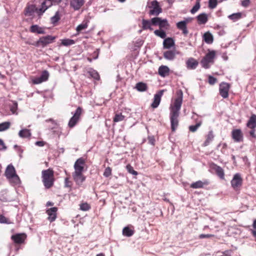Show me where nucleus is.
<instances>
[{"label":"nucleus","mask_w":256,"mask_h":256,"mask_svg":"<svg viewBox=\"0 0 256 256\" xmlns=\"http://www.w3.org/2000/svg\"><path fill=\"white\" fill-rule=\"evenodd\" d=\"M176 95V98L174 99L173 104L170 107V118L172 132H174L178 126V118L183 98V94L181 90L178 91Z\"/></svg>","instance_id":"nucleus-1"},{"label":"nucleus","mask_w":256,"mask_h":256,"mask_svg":"<svg viewBox=\"0 0 256 256\" xmlns=\"http://www.w3.org/2000/svg\"><path fill=\"white\" fill-rule=\"evenodd\" d=\"M42 181L44 187L46 188H50L53 186L55 180L53 170L50 168L44 170L42 171Z\"/></svg>","instance_id":"nucleus-2"},{"label":"nucleus","mask_w":256,"mask_h":256,"mask_svg":"<svg viewBox=\"0 0 256 256\" xmlns=\"http://www.w3.org/2000/svg\"><path fill=\"white\" fill-rule=\"evenodd\" d=\"M35 5L37 8V15L40 18L45 12L52 6L48 0H35Z\"/></svg>","instance_id":"nucleus-3"},{"label":"nucleus","mask_w":256,"mask_h":256,"mask_svg":"<svg viewBox=\"0 0 256 256\" xmlns=\"http://www.w3.org/2000/svg\"><path fill=\"white\" fill-rule=\"evenodd\" d=\"M216 56V52L212 50H208V52L202 58L200 62L202 66L204 68H208L210 67V64H214V60Z\"/></svg>","instance_id":"nucleus-4"},{"label":"nucleus","mask_w":256,"mask_h":256,"mask_svg":"<svg viewBox=\"0 0 256 256\" xmlns=\"http://www.w3.org/2000/svg\"><path fill=\"white\" fill-rule=\"evenodd\" d=\"M56 38V36L48 35L46 36L40 37L39 40L35 42L30 43L28 42H26V44H32L36 46H41L42 47H44L48 44L52 43L55 40Z\"/></svg>","instance_id":"nucleus-5"},{"label":"nucleus","mask_w":256,"mask_h":256,"mask_svg":"<svg viewBox=\"0 0 256 256\" xmlns=\"http://www.w3.org/2000/svg\"><path fill=\"white\" fill-rule=\"evenodd\" d=\"M5 176L10 181H13L15 184H18L20 182V178L16 174L14 168L12 164L8 165L5 172Z\"/></svg>","instance_id":"nucleus-6"},{"label":"nucleus","mask_w":256,"mask_h":256,"mask_svg":"<svg viewBox=\"0 0 256 256\" xmlns=\"http://www.w3.org/2000/svg\"><path fill=\"white\" fill-rule=\"evenodd\" d=\"M84 110L82 108L78 106L76 108L73 116L70 118L68 122V126L69 128H72L77 124Z\"/></svg>","instance_id":"nucleus-7"},{"label":"nucleus","mask_w":256,"mask_h":256,"mask_svg":"<svg viewBox=\"0 0 256 256\" xmlns=\"http://www.w3.org/2000/svg\"><path fill=\"white\" fill-rule=\"evenodd\" d=\"M154 26H158L159 29L164 30L169 29L170 25L166 19H162L160 17H155L153 21Z\"/></svg>","instance_id":"nucleus-8"},{"label":"nucleus","mask_w":256,"mask_h":256,"mask_svg":"<svg viewBox=\"0 0 256 256\" xmlns=\"http://www.w3.org/2000/svg\"><path fill=\"white\" fill-rule=\"evenodd\" d=\"M191 18H186L182 21L176 23V26L178 29L182 31V34L186 36L188 34V30L187 28V24L191 22Z\"/></svg>","instance_id":"nucleus-9"},{"label":"nucleus","mask_w":256,"mask_h":256,"mask_svg":"<svg viewBox=\"0 0 256 256\" xmlns=\"http://www.w3.org/2000/svg\"><path fill=\"white\" fill-rule=\"evenodd\" d=\"M155 19V17L150 20H146L143 18L142 20V25L140 26L142 29L138 30V33L140 34L142 30H150L152 31L154 30L152 26H154L153 21Z\"/></svg>","instance_id":"nucleus-10"},{"label":"nucleus","mask_w":256,"mask_h":256,"mask_svg":"<svg viewBox=\"0 0 256 256\" xmlns=\"http://www.w3.org/2000/svg\"><path fill=\"white\" fill-rule=\"evenodd\" d=\"M149 8H151L148 12L150 16H157L162 12V9L157 1H152Z\"/></svg>","instance_id":"nucleus-11"},{"label":"nucleus","mask_w":256,"mask_h":256,"mask_svg":"<svg viewBox=\"0 0 256 256\" xmlns=\"http://www.w3.org/2000/svg\"><path fill=\"white\" fill-rule=\"evenodd\" d=\"M230 87V84L225 82H222L220 84V94L224 98H226L228 97Z\"/></svg>","instance_id":"nucleus-12"},{"label":"nucleus","mask_w":256,"mask_h":256,"mask_svg":"<svg viewBox=\"0 0 256 256\" xmlns=\"http://www.w3.org/2000/svg\"><path fill=\"white\" fill-rule=\"evenodd\" d=\"M86 160L83 158H78L74 162V172H84Z\"/></svg>","instance_id":"nucleus-13"},{"label":"nucleus","mask_w":256,"mask_h":256,"mask_svg":"<svg viewBox=\"0 0 256 256\" xmlns=\"http://www.w3.org/2000/svg\"><path fill=\"white\" fill-rule=\"evenodd\" d=\"M230 183L232 186L234 188V190H237L238 188H240L242 184V178L240 174L239 173L236 174L234 176Z\"/></svg>","instance_id":"nucleus-14"},{"label":"nucleus","mask_w":256,"mask_h":256,"mask_svg":"<svg viewBox=\"0 0 256 256\" xmlns=\"http://www.w3.org/2000/svg\"><path fill=\"white\" fill-rule=\"evenodd\" d=\"M26 238L27 236L25 233H20L12 236L11 239L15 244H21L24 243Z\"/></svg>","instance_id":"nucleus-15"},{"label":"nucleus","mask_w":256,"mask_h":256,"mask_svg":"<svg viewBox=\"0 0 256 256\" xmlns=\"http://www.w3.org/2000/svg\"><path fill=\"white\" fill-rule=\"evenodd\" d=\"M165 91L164 90H160L154 95V100L151 104L152 108H156L158 107L161 101V98Z\"/></svg>","instance_id":"nucleus-16"},{"label":"nucleus","mask_w":256,"mask_h":256,"mask_svg":"<svg viewBox=\"0 0 256 256\" xmlns=\"http://www.w3.org/2000/svg\"><path fill=\"white\" fill-rule=\"evenodd\" d=\"M35 12L37 14V8L35 4H28L24 10V14L26 16H33Z\"/></svg>","instance_id":"nucleus-17"},{"label":"nucleus","mask_w":256,"mask_h":256,"mask_svg":"<svg viewBox=\"0 0 256 256\" xmlns=\"http://www.w3.org/2000/svg\"><path fill=\"white\" fill-rule=\"evenodd\" d=\"M232 137L235 142H242L244 140L243 134L240 129H234L232 132Z\"/></svg>","instance_id":"nucleus-18"},{"label":"nucleus","mask_w":256,"mask_h":256,"mask_svg":"<svg viewBox=\"0 0 256 256\" xmlns=\"http://www.w3.org/2000/svg\"><path fill=\"white\" fill-rule=\"evenodd\" d=\"M58 210V208L53 207L50 208L46 210V213L48 216V220L50 222H54L56 218Z\"/></svg>","instance_id":"nucleus-19"},{"label":"nucleus","mask_w":256,"mask_h":256,"mask_svg":"<svg viewBox=\"0 0 256 256\" xmlns=\"http://www.w3.org/2000/svg\"><path fill=\"white\" fill-rule=\"evenodd\" d=\"M72 176L74 181L76 182V184L78 186L82 185L86 178L83 172H74Z\"/></svg>","instance_id":"nucleus-20"},{"label":"nucleus","mask_w":256,"mask_h":256,"mask_svg":"<svg viewBox=\"0 0 256 256\" xmlns=\"http://www.w3.org/2000/svg\"><path fill=\"white\" fill-rule=\"evenodd\" d=\"M212 169L214 170L216 174L222 180L224 179V170L216 164H214L212 166Z\"/></svg>","instance_id":"nucleus-21"},{"label":"nucleus","mask_w":256,"mask_h":256,"mask_svg":"<svg viewBox=\"0 0 256 256\" xmlns=\"http://www.w3.org/2000/svg\"><path fill=\"white\" fill-rule=\"evenodd\" d=\"M84 0H70V6L74 10H78L84 5Z\"/></svg>","instance_id":"nucleus-22"},{"label":"nucleus","mask_w":256,"mask_h":256,"mask_svg":"<svg viewBox=\"0 0 256 256\" xmlns=\"http://www.w3.org/2000/svg\"><path fill=\"white\" fill-rule=\"evenodd\" d=\"M214 138V134L212 130H210L205 136V140L202 144V146H206L213 140Z\"/></svg>","instance_id":"nucleus-23"},{"label":"nucleus","mask_w":256,"mask_h":256,"mask_svg":"<svg viewBox=\"0 0 256 256\" xmlns=\"http://www.w3.org/2000/svg\"><path fill=\"white\" fill-rule=\"evenodd\" d=\"M209 184V182L208 180H204L203 182L198 180L190 184V188H203L204 186H207Z\"/></svg>","instance_id":"nucleus-24"},{"label":"nucleus","mask_w":256,"mask_h":256,"mask_svg":"<svg viewBox=\"0 0 256 256\" xmlns=\"http://www.w3.org/2000/svg\"><path fill=\"white\" fill-rule=\"evenodd\" d=\"M186 64L188 69L194 70L198 66V62L194 58H190L186 62Z\"/></svg>","instance_id":"nucleus-25"},{"label":"nucleus","mask_w":256,"mask_h":256,"mask_svg":"<svg viewBox=\"0 0 256 256\" xmlns=\"http://www.w3.org/2000/svg\"><path fill=\"white\" fill-rule=\"evenodd\" d=\"M158 73L162 77L164 78L169 75L170 68L166 66H161L158 68Z\"/></svg>","instance_id":"nucleus-26"},{"label":"nucleus","mask_w":256,"mask_h":256,"mask_svg":"<svg viewBox=\"0 0 256 256\" xmlns=\"http://www.w3.org/2000/svg\"><path fill=\"white\" fill-rule=\"evenodd\" d=\"M246 126L250 129H255L256 128V115L252 114L246 124Z\"/></svg>","instance_id":"nucleus-27"},{"label":"nucleus","mask_w":256,"mask_h":256,"mask_svg":"<svg viewBox=\"0 0 256 256\" xmlns=\"http://www.w3.org/2000/svg\"><path fill=\"white\" fill-rule=\"evenodd\" d=\"M175 44L174 39L172 38H166L163 42L164 48L170 49Z\"/></svg>","instance_id":"nucleus-28"},{"label":"nucleus","mask_w":256,"mask_h":256,"mask_svg":"<svg viewBox=\"0 0 256 256\" xmlns=\"http://www.w3.org/2000/svg\"><path fill=\"white\" fill-rule=\"evenodd\" d=\"M196 19L199 24H204L208 20V16L206 13H202L196 16Z\"/></svg>","instance_id":"nucleus-29"},{"label":"nucleus","mask_w":256,"mask_h":256,"mask_svg":"<svg viewBox=\"0 0 256 256\" xmlns=\"http://www.w3.org/2000/svg\"><path fill=\"white\" fill-rule=\"evenodd\" d=\"M176 52L175 50H169L164 52V57L168 60H173L176 56Z\"/></svg>","instance_id":"nucleus-30"},{"label":"nucleus","mask_w":256,"mask_h":256,"mask_svg":"<svg viewBox=\"0 0 256 256\" xmlns=\"http://www.w3.org/2000/svg\"><path fill=\"white\" fill-rule=\"evenodd\" d=\"M30 31L33 33L44 34L45 32L43 28L40 27L38 25H32L30 28Z\"/></svg>","instance_id":"nucleus-31"},{"label":"nucleus","mask_w":256,"mask_h":256,"mask_svg":"<svg viewBox=\"0 0 256 256\" xmlns=\"http://www.w3.org/2000/svg\"><path fill=\"white\" fill-rule=\"evenodd\" d=\"M204 42L208 44H212L214 41L213 36L209 32L204 33L203 36Z\"/></svg>","instance_id":"nucleus-32"},{"label":"nucleus","mask_w":256,"mask_h":256,"mask_svg":"<svg viewBox=\"0 0 256 256\" xmlns=\"http://www.w3.org/2000/svg\"><path fill=\"white\" fill-rule=\"evenodd\" d=\"M148 86L146 83L139 82L136 84V88L139 92H144L148 90Z\"/></svg>","instance_id":"nucleus-33"},{"label":"nucleus","mask_w":256,"mask_h":256,"mask_svg":"<svg viewBox=\"0 0 256 256\" xmlns=\"http://www.w3.org/2000/svg\"><path fill=\"white\" fill-rule=\"evenodd\" d=\"M134 232V231L128 226H126L122 230V234L128 237L132 236Z\"/></svg>","instance_id":"nucleus-34"},{"label":"nucleus","mask_w":256,"mask_h":256,"mask_svg":"<svg viewBox=\"0 0 256 256\" xmlns=\"http://www.w3.org/2000/svg\"><path fill=\"white\" fill-rule=\"evenodd\" d=\"M18 135L22 138H28L31 136V133L29 130L25 128L20 130Z\"/></svg>","instance_id":"nucleus-35"},{"label":"nucleus","mask_w":256,"mask_h":256,"mask_svg":"<svg viewBox=\"0 0 256 256\" xmlns=\"http://www.w3.org/2000/svg\"><path fill=\"white\" fill-rule=\"evenodd\" d=\"M125 116L122 115L121 112L116 113L114 116L113 118V122L114 123L122 122L124 120Z\"/></svg>","instance_id":"nucleus-36"},{"label":"nucleus","mask_w":256,"mask_h":256,"mask_svg":"<svg viewBox=\"0 0 256 256\" xmlns=\"http://www.w3.org/2000/svg\"><path fill=\"white\" fill-rule=\"evenodd\" d=\"M88 22H83L82 24L78 26L76 28V30L77 32V34H76V35H78L81 31L86 29L88 28Z\"/></svg>","instance_id":"nucleus-37"},{"label":"nucleus","mask_w":256,"mask_h":256,"mask_svg":"<svg viewBox=\"0 0 256 256\" xmlns=\"http://www.w3.org/2000/svg\"><path fill=\"white\" fill-rule=\"evenodd\" d=\"M154 34L162 38H166V34L165 30H156L154 32Z\"/></svg>","instance_id":"nucleus-38"},{"label":"nucleus","mask_w":256,"mask_h":256,"mask_svg":"<svg viewBox=\"0 0 256 256\" xmlns=\"http://www.w3.org/2000/svg\"><path fill=\"white\" fill-rule=\"evenodd\" d=\"M228 17L230 20L236 22L242 18V14L240 12L234 13L230 15Z\"/></svg>","instance_id":"nucleus-39"},{"label":"nucleus","mask_w":256,"mask_h":256,"mask_svg":"<svg viewBox=\"0 0 256 256\" xmlns=\"http://www.w3.org/2000/svg\"><path fill=\"white\" fill-rule=\"evenodd\" d=\"M60 19V15L59 12H56L54 16L50 18L51 23L55 25Z\"/></svg>","instance_id":"nucleus-40"},{"label":"nucleus","mask_w":256,"mask_h":256,"mask_svg":"<svg viewBox=\"0 0 256 256\" xmlns=\"http://www.w3.org/2000/svg\"><path fill=\"white\" fill-rule=\"evenodd\" d=\"M75 44V41L72 39H64L62 40V44L64 46H70Z\"/></svg>","instance_id":"nucleus-41"},{"label":"nucleus","mask_w":256,"mask_h":256,"mask_svg":"<svg viewBox=\"0 0 256 256\" xmlns=\"http://www.w3.org/2000/svg\"><path fill=\"white\" fill-rule=\"evenodd\" d=\"M80 210L82 211H88L91 208L90 205L87 202H82L80 204Z\"/></svg>","instance_id":"nucleus-42"},{"label":"nucleus","mask_w":256,"mask_h":256,"mask_svg":"<svg viewBox=\"0 0 256 256\" xmlns=\"http://www.w3.org/2000/svg\"><path fill=\"white\" fill-rule=\"evenodd\" d=\"M10 124V122H4L0 124V132L6 130L9 128Z\"/></svg>","instance_id":"nucleus-43"},{"label":"nucleus","mask_w":256,"mask_h":256,"mask_svg":"<svg viewBox=\"0 0 256 256\" xmlns=\"http://www.w3.org/2000/svg\"><path fill=\"white\" fill-rule=\"evenodd\" d=\"M201 124L202 122L200 121L199 122H197L196 125L190 126H189L190 131L192 132H196L198 128L201 126Z\"/></svg>","instance_id":"nucleus-44"},{"label":"nucleus","mask_w":256,"mask_h":256,"mask_svg":"<svg viewBox=\"0 0 256 256\" xmlns=\"http://www.w3.org/2000/svg\"><path fill=\"white\" fill-rule=\"evenodd\" d=\"M49 77V73L47 70H44L42 72V75L40 76V79L42 81L46 82V81Z\"/></svg>","instance_id":"nucleus-45"},{"label":"nucleus","mask_w":256,"mask_h":256,"mask_svg":"<svg viewBox=\"0 0 256 256\" xmlns=\"http://www.w3.org/2000/svg\"><path fill=\"white\" fill-rule=\"evenodd\" d=\"M218 5L217 0H209L208 6L210 9L215 8Z\"/></svg>","instance_id":"nucleus-46"},{"label":"nucleus","mask_w":256,"mask_h":256,"mask_svg":"<svg viewBox=\"0 0 256 256\" xmlns=\"http://www.w3.org/2000/svg\"><path fill=\"white\" fill-rule=\"evenodd\" d=\"M126 169L129 173L133 175L136 176L138 174V172L134 170L133 167L130 164H128L126 166Z\"/></svg>","instance_id":"nucleus-47"},{"label":"nucleus","mask_w":256,"mask_h":256,"mask_svg":"<svg viewBox=\"0 0 256 256\" xmlns=\"http://www.w3.org/2000/svg\"><path fill=\"white\" fill-rule=\"evenodd\" d=\"M0 223L1 224H10L12 222L6 217H5L4 215H0Z\"/></svg>","instance_id":"nucleus-48"},{"label":"nucleus","mask_w":256,"mask_h":256,"mask_svg":"<svg viewBox=\"0 0 256 256\" xmlns=\"http://www.w3.org/2000/svg\"><path fill=\"white\" fill-rule=\"evenodd\" d=\"M200 2H196V4L193 6V8L190 10V12L192 14H195L198 10L200 8Z\"/></svg>","instance_id":"nucleus-49"},{"label":"nucleus","mask_w":256,"mask_h":256,"mask_svg":"<svg viewBox=\"0 0 256 256\" xmlns=\"http://www.w3.org/2000/svg\"><path fill=\"white\" fill-rule=\"evenodd\" d=\"M72 186V182L70 180L69 178H66L64 179V186L66 188H71Z\"/></svg>","instance_id":"nucleus-50"},{"label":"nucleus","mask_w":256,"mask_h":256,"mask_svg":"<svg viewBox=\"0 0 256 256\" xmlns=\"http://www.w3.org/2000/svg\"><path fill=\"white\" fill-rule=\"evenodd\" d=\"M112 174V168L110 167H107L104 172V176L106 177H108Z\"/></svg>","instance_id":"nucleus-51"},{"label":"nucleus","mask_w":256,"mask_h":256,"mask_svg":"<svg viewBox=\"0 0 256 256\" xmlns=\"http://www.w3.org/2000/svg\"><path fill=\"white\" fill-rule=\"evenodd\" d=\"M217 81V79L212 76H208V83L211 84H214Z\"/></svg>","instance_id":"nucleus-52"},{"label":"nucleus","mask_w":256,"mask_h":256,"mask_svg":"<svg viewBox=\"0 0 256 256\" xmlns=\"http://www.w3.org/2000/svg\"><path fill=\"white\" fill-rule=\"evenodd\" d=\"M148 143L152 146L155 144V138L154 136H148Z\"/></svg>","instance_id":"nucleus-53"},{"label":"nucleus","mask_w":256,"mask_h":256,"mask_svg":"<svg viewBox=\"0 0 256 256\" xmlns=\"http://www.w3.org/2000/svg\"><path fill=\"white\" fill-rule=\"evenodd\" d=\"M214 236V235L211 234H200L199 235V238L200 239L204 238H210Z\"/></svg>","instance_id":"nucleus-54"},{"label":"nucleus","mask_w":256,"mask_h":256,"mask_svg":"<svg viewBox=\"0 0 256 256\" xmlns=\"http://www.w3.org/2000/svg\"><path fill=\"white\" fill-rule=\"evenodd\" d=\"M32 82L34 84H40L42 82H43L40 79V77H38V78H36L34 79H33L32 80Z\"/></svg>","instance_id":"nucleus-55"},{"label":"nucleus","mask_w":256,"mask_h":256,"mask_svg":"<svg viewBox=\"0 0 256 256\" xmlns=\"http://www.w3.org/2000/svg\"><path fill=\"white\" fill-rule=\"evenodd\" d=\"M250 4V0H244L242 2V5L244 7H248Z\"/></svg>","instance_id":"nucleus-56"},{"label":"nucleus","mask_w":256,"mask_h":256,"mask_svg":"<svg viewBox=\"0 0 256 256\" xmlns=\"http://www.w3.org/2000/svg\"><path fill=\"white\" fill-rule=\"evenodd\" d=\"M91 76L96 80L100 79V76L98 73L96 72H92Z\"/></svg>","instance_id":"nucleus-57"},{"label":"nucleus","mask_w":256,"mask_h":256,"mask_svg":"<svg viewBox=\"0 0 256 256\" xmlns=\"http://www.w3.org/2000/svg\"><path fill=\"white\" fill-rule=\"evenodd\" d=\"M35 144L38 146L42 147L45 145L46 142L44 141H37L36 142Z\"/></svg>","instance_id":"nucleus-58"},{"label":"nucleus","mask_w":256,"mask_h":256,"mask_svg":"<svg viewBox=\"0 0 256 256\" xmlns=\"http://www.w3.org/2000/svg\"><path fill=\"white\" fill-rule=\"evenodd\" d=\"M0 146L2 147L0 148V150H5L6 149V146H5L4 141L0 138Z\"/></svg>","instance_id":"nucleus-59"},{"label":"nucleus","mask_w":256,"mask_h":256,"mask_svg":"<svg viewBox=\"0 0 256 256\" xmlns=\"http://www.w3.org/2000/svg\"><path fill=\"white\" fill-rule=\"evenodd\" d=\"M98 53L99 52H98V50H96L92 53V56L94 59L96 60V59L98 58Z\"/></svg>","instance_id":"nucleus-60"},{"label":"nucleus","mask_w":256,"mask_h":256,"mask_svg":"<svg viewBox=\"0 0 256 256\" xmlns=\"http://www.w3.org/2000/svg\"><path fill=\"white\" fill-rule=\"evenodd\" d=\"M250 135L254 138H256V134H255V129H251V130L250 132Z\"/></svg>","instance_id":"nucleus-61"},{"label":"nucleus","mask_w":256,"mask_h":256,"mask_svg":"<svg viewBox=\"0 0 256 256\" xmlns=\"http://www.w3.org/2000/svg\"><path fill=\"white\" fill-rule=\"evenodd\" d=\"M48 1L50 2L52 4L56 3V4H59L61 2L62 0H48Z\"/></svg>","instance_id":"nucleus-62"},{"label":"nucleus","mask_w":256,"mask_h":256,"mask_svg":"<svg viewBox=\"0 0 256 256\" xmlns=\"http://www.w3.org/2000/svg\"><path fill=\"white\" fill-rule=\"evenodd\" d=\"M251 233L254 237L256 240V230H250Z\"/></svg>","instance_id":"nucleus-63"},{"label":"nucleus","mask_w":256,"mask_h":256,"mask_svg":"<svg viewBox=\"0 0 256 256\" xmlns=\"http://www.w3.org/2000/svg\"><path fill=\"white\" fill-rule=\"evenodd\" d=\"M54 204V203L52 202H46V206H53Z\"/></svg>","instance_id":"nucleus-64"}]
</instances>
